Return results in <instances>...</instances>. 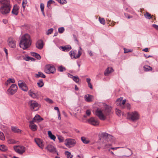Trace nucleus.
Listing matches in <instances>:
<instances>
[{
	"label": "nucleus",
	"instance_id": "1",
	"mask_svg": "<svg viewBox=\"0 0 158 158\" xmlns=\"http://www.w3.org/2000/svg\"><path fill=\"white\" fill-rule=\"evenodd\" d=\"M112 113L111 107L107 105L105 106L104 109L103 110L97 109L96 112V115L100 120H105L107 117L109 116Z\"/></svg>",
	"mask_w": 158,
	"mask_h": 158
},
{
	"label": "nucleus",
	"instance_id": "2",
	"mask_svg": "<svg viewBox=\"0 0 158 158\" xmlns=\"http://www.w3.org/2000/svg\"><path fill=\"white\" fill-rule=\"evenodd\" d=\"M10 0H0V12L3 15H6L9 13L11 10L12 5Z\"/></svg>",
	"mask_w": 158,
	"mask_h": 158
},
{
	"label": "nucleus",
	"instance_id": "3",
	"mask_svg": "<svg viewBox=\"0 0 158 158\" xmlns=\"http://www.w3.org/2000/svg\"><path fill=\"white\" fill-rule=\"evenodd\" d=\"M31 44V40L29 35L27 34L22 36L19 43L20 48L26 49L29 48Z\"/></svg>",
	"mask_w": 158,
	"mask_h": 158
},
{
	"label": "nucleus",
	"instance_id": "4",
	"mask_svg": "<svg viewBox=\"0 0 158 158\" xmlns=\"http://www.w3.org/2000/svg\"><path fill=\"white\" fill-rule=\"evenodd\" d=\"M127 115V118L134 122L138 120L139 118V114L136 111L128 112Z\"/></svg>",
	"mask_w": 158,
	"mask_h": 158
},
{
	"label": "nucleus",
	"instance_id": "5",
	"mask_svg": "<svg viewBox=\"0 0 158 158\" xmlns=\"http://www.w3.org/2000/svg\"><path fill=\"white\" fill-rule=\"evenodd\" d=\"M28 104L31 110L36 111L38 110L39 104L36 101L33 100H30L28 102Z\"/></svg>",
	"mask_w": 158,
	"mask_h": 158
},
{
	"label": "nucleus",
	"instance_id": "6",
	"mask_svg": "<svg viewBox=\"0 0 158 158\" xmlns=\"http://www.w3.org/2000/svg\"><path fill=\"white\" fill-rule=\"evenodd\" d=\"M44 71L45 72L47 73L53 74L56 72V69L54 66L50 64H48L45 66Z\"/></svg>",
	"mask_w": 158,
	"mask_h": 158
},
{
	"label": "nucleus",
	"instance_id": "7",
	"mask_svg": "<svg viewBox=\"0 0 158 158\" xmlns=\"http://www.w3.org/2000/svg\"><path fill=\"white\" fill-rule=\"evenodd\" d=\"M15 151L17 153L22 154L25 152V148L23 146H16L14 147Z\"/></svg>",
	"mask_w": 158,
	"mask_h": 158
},
{
	"label": "nucleus",
	"instance_id": "8",
	"mask_svg": "<svg viewBox=\"0 0 158 158\" xmlns=\"http://www.w3.org/2000/svg\"><path fill=\"white\" fill-rule=\"evenodd\" d=\"M88 123L92 125L97 126L99 124L98 121L94 117H91L87 120Z\"/></svg>",
	"mask_w": 158,
	"mask_h": 158
},
{
	"label": "nucleus",
	"instance_id": "9",
	"mask_svg": "<svg viewBox=\"0 0 158 158\" xmlns=\"http://www.w3.org/2000/svg\"><path fill=\"white\" fill-rule=\"evenodd\" d=\"M17 89V85L15 84H13L7 90V92L10 95H13L15 94Z\"/></svg>",
	"mask_w": 158,
	"mask_h": 158
},
{
	"label": "nucleus",
	"instance_id": "10",
	"mask_svg": "<svg viewBox=\"0 0 158 158\" xmlns=\"http://www.w3.org/2000/svg\"><path fill=\"white\" fill-rule=\"evenodd\" d=\"M7 42L8 45L10 47L13 48H15L16 41L13 38L10 37L9 38Z\"/></svg>",
	"mask_w": 158,
	"mask_h": 158
},
{
	"label": "nucleus",
	"instance_id": "11",
	"mask_svg": "<svg viewBox=\"0 0 158 158\" xmlns=\"http://www.w3.org/2000/svg\"><path fill=\"white\" fill-rule=\"evenodd\" d=\"M69 54L72 58L77 59L80 57L81 55V52L80 50H78V54L76 55L75 52L73 50H72L70 52Z\"/></svg>",
	"mask_w": 158,
	"mask_h": 158
},
{
	"label": "nucleus",
	"instance_id": "12",
	"mask_svg": "<svg viewBox=\"0 0 158 158\" xmlns=\"http://www.w3.org/2000/svg\"><path fill=\"white\" fill-rule=\"evenodd\" d=\"M46 148L49 152L53 153H56L57 155H58V153L57 152L56 148L53 145L51 144L48 145Z\"/></svg>",
	"mask_w": 158,
	"mask_h": 158
},
{
	"label": "nucleus",
	"instance_id": "13",
	"mask_svg": "<svg viewBox=\"0 0 158 158\" xmlns=\"http://www.w3.org/2000/svg\"><path fill=\"white\" fill-rule=\"evenodd\" d=\"M18 85L20 88L23 90L27 91L28 89V87L26 84L22 82L21 81H19L18 82Z\"/></svg>",
	"mask_w": 158,
	"mask_h": 158
},
{
	"label": "nucleus",
	"instance_id": "14",
	"mask_svg": "<svg viewBox=\"0 0 158 158\" xmlns=\"http://www.w3.org/2000/svg\"><path fill=\"white\" fill-rule=\"evenodd\" d=\"M64 144L68 147L71 145L73 146L76 144V141L74 139H67L65 140Z\"/></svg>",
	"mask_w": 158,
	"mask_h": 158
},
{
	"label": "nucleus",
	"instance_id": "15",
	"mask_svg": "<svg viewBox=\"0 0 158 158\" xmlns=\"http://www.w3.org/2000/svg\"><path fill=\"white\" fill-rule=\"evenodd\" d=\"M19 6L15 4L14 5L11 11L13 15H17L19 12Z\"/></svg>",
	"mask_w": 158,
	"mask_h": 158
},
{
	"label": "nucleus",
	"instance_id": "16",
	"mask_svg": "<svg viewBox=\"0 0 158 158\" xmlns=\"http://www.w3.org/2000/svg\"><path fill=\"white\" fill-rule=\"evenodd\" d=\"M84 98L85 101L88 102H92L94 99V97L93 95L89 94L85 95Z\"/></svg>",
	"mask_w": 158,
	"mask_h": 158
},
{
	"label": "nucleus",
	"instance_id": "17",
	"mask_svg": "<svg viewBox=\"0 0 158 158\" xmlns=\"http://www.w3.org/2000/svg\"><path fill=\"white\" fill-rule=\"evenodd\" d=\"M35 141L38 146L43 149V141L39 138H36L35 139Z\"/></svg>",
	"mask_w": 158,
	"mask_h": 158
},
{
	"label": "nucleus",
	"instance_id": "18",
	"mask_svg": "<svg viewBox=\"0 0 158 158\" xmlns=\"http://www.w3.org/2000/svg\"><path fill=\"white\" fill-rule=\"evenodd\" d=\"M34 122L33 121H30L29 127L31 130L33 131H35L37 130V127L36 125L33 123Z\"/></svg>",
	"mask_w": 158,
	"mask_h": 158
},
{
	"label": "nucleus",
	"instance_id": "19",
	"mask_svg": "<svg viewBox=\"0 0 158 158\" xmlns=\"http://www.w3.org/2000/svg\"><path fill=\"white\" fill-rule=\"evenodd\" d=\"M43 118L38 114H36L31 121L33 122H40L43 120Z\"/></svg>",
	"mask_w": 158,
	"mask_h": 158
},
{
	"label": "nucleus",
	"instance_id": "20",
	"mask_svg": "<svg viewBox=\"0 0 158 158\" xmlns=\"http://www.w3.org/2000/svg\"><path fill=\"white\" fill-rule=\"evenodd\" d=\"M43 42L41 40H38L36 44V47L39 49H41L43 47Z\"/></svg>",
	"mask_w": 158,
	"mask_h": 158
},
{
	"label": "nucleus",
	"instance_id": "21",
	"mask_svg": "<svg viewBox=\"0 0 158 158\" xmlns=\"http://www.w3.org/2000/svg\"><path fill=\"white\" fill-rule=\"evenodd\" d=\"M123 98H120L118 99H117L116 100V103L118 104V102H119V104L120 106H122V107L126 103V100H123Z\"/></svg>",
	"mask_w": 158,
	"mask_h": 158
},
{
	"label": "nucleus",
	"instance_id": "22",
	"mask_svg": "<svg viewBox=\"0 0 158 158\" xmlns=\"http://www.w3.org/2000/svg\"><path fill=\"white\" fill-rule=\"evenodd\" d=\"M114 71V70L112 68H107L105 70L104 74L105 76H107L110 73H112Z\"/></svg>",
	"mask_w": 158,
	"mask_h": 158
},
{
	"label": "nucleus",
	"instance_id": "23",
	"mask_svg": "<svg viewBox=\"0 0 158 158\" xmlns=\"http://www.w3.org/2000/svg\"><path fill=\"white\" fill-rule=\"evenodd\" d=\"M60 48L64 51L68 52L71 49V47L70 45H67L65 46H61Z\"/></svg>",
	"mask_w": 158,
	"mask_h": 158
},
{
	"label": "nucleus",
	"instance_id": "24",
	"mask_svg": "<svg viewBox=\"0 0 158 158\" xmlns=\"http://www.w3.org/2000/svg\"><path fill=\"white\" fill-rule=\"evenodd\" d=\"M31 54L32 56H34L38 60H40L41 59L40 55L38 54L35 52H31Z\"/></svg>",
	"mask_w": 158,
	"mask_h": 158
},
{
	"label": "nucleus",
	"instance_id": "25",
	"mask_svg": "<svg viewBox=\"0 0 158 158\" xmlns=\"http://www.w3.org/2000/svg\"><path fill=\"white\" fill-rule=\"evenodd\" d=\"M48 136L51 139L55 141L56 138V137L55 135L52 134V132L51 131H48Z\"/></svg>",
	"mask_w": 158,
	"mask_h": 158
},
{
	"label": "nucleus",
	"instance_id": "26",
	"mask_svg": "<svg viewBox=\"0 0 158 158\" xmlns=\"http://www.w3.org/2000/svg\"><path fill=\"white\" fill-rule=\"evenodd\" d=\"M35 77L37 78L39 77L45 78L46 76L42 73L39 72H38V74H36Z\"/></svg>",
	"mask_w": 158,
	"mask_h": 158
},
{
	"label": "nucleus",
	"instance_id": "27",
	"mask_svg": "<svg viewBox=\"0 0 158 158\" xmlns=\"http://www.w3.org/2000/svg\"><path fill=\"white\" fill-rule=\"evenodd\" d=\"M8 150L7 147L4 145H0V150L2 152H6Z\"/></svg>",
	"mask_w": 158,
	"mask_h": 158
},
{
	"label": "nucleus",
	"instance_id": "28",
	"mask_svg": "<svg viewBox=\"0 0 158 158\" xmlns=\"http://www.w3.org/2000/svg\"><path fill=\"white\" fill-rule=\"evenodd\" d=\"M128 152L129 153V154L126 155L125 156H120L119 158H126V157H129L133 153L132 151L129 148H128Z\"/></svg>",
	"mask_w": 158,
	"mask_h": 158
},
{
	"label": "nucleus",
	"instance_id": "29",
	"mask_svg": "<svg viewBox=\"0 0 158 158\" xmlns=\"http://www.w3.org/2000/svg\"><path fill=\"white\" fill-rule=\"evenodd\" d=\"M143 68L144 69V71L146 72H147L150 70L151 71L152 69V67L147 65L144 66Z\"/></svg>",
	"mask_w": 158,
	"mask_h": 158
},
{
	"label": "nucleus",
	"instance_id": "30",
	"mask_svg": "<svg viewBox=\"0 0 158 158\" xmlns=\"http://www.w3.org/2000/svg\"><path fill=\"white\" fill-rule=\"evenodd\" d=\"M81 139L82 142L85 144H88L89 142V141L85 137H82Z\"/></svg>",
	"mask_w": 158,
	"mask_h": 158
},
{
	"label": "nucleus",
	"instance_id": "31",
	"mask_svg": "<svg viewBox=\"0 0 158 158\" xmlns=\"http://www.w3.org/2000/svg\"><path fill=\"white\" fill-rule=\"evenodd\" d=\"M29 95L33 98H36L37 97V94L33 93L31 90L29 91Z\"/></svg>",
	"mask_w": 158,
	"mask_h": 158
},
{
	"label": "nucleus",
	"instance_id": "32",
	"mask_svg": "<svg viewBox=\"0 0 158 158\" xmlns=\"http://www.w3.org/2000/svg\"><path fill=\"white\" fill-rule=\"evenodd\" d=\"M144 15L145 18L147 19H150L152 18V16L148 12H146Z\"/></svg>",
	"mask_w": 158,
	"mask_h": 158
},
{
	"label": "nucleus",
	"instance_id": "33",
	"mask_svg": "<svg viewBox=\"0 0 158 158\" xmlns=\"http://www.w3.org/2000/svg\"><path fill=\"white\" fill-rule=\"evenodd\" d=\"M37 84L38 86L40 87H42L44 85V83L42 79L39 80Z\"/></svg>",
	"mask_w": 158,
	"mask_h": 158
},
{
	"label": "nucleus",
	"instance_id": "34",
	"mask_svg": "<svg viewBox=\"0 0 158 158\" xmlns=\"http://www.w3.org/2000/svg\"><path fill=\"white\" fill-rule=\"evenodd\" d=\"M11 130L14 132L19 133L21 131L19 129H18L16 127H12Z\"/></svg>",
	"mask_w": 158,
	"mask_h": 158
},
{
	"label": "nucleus",
	"instance_id": "35",
	"mask_svg": "<svg viewBox=\"0 0 158 158\" xmlns=\"http://www.w3.org/2000/svg\"><path fill=\"white\" fill-rule=\"evenodd\" d=\"M65 154L67 158H72L73 156L71 155V153L68 151L65 152Z\"/></svg>",
	"mask_w": 158,
	"mask_h": 158
},
{
	"label": "nucleus",
	"instance_id": "36",
	"mask_svg": "<svg viewBox=\"0 0 158 158\" xmlns=\"http://www.w3.org/2000/svg\"><path fill=\"white\" fill-rule=\"evenodd\" d=\"M102 136L103 138L106 139H107L109 138H110L111 136V135L106 133H104L102 134Z\"/></svg>",
	"mask_w": 158,
	"mask_h": 158
},
{
	"label": "nucleus",
	"instance_id": "37",
	"mask_svg": "<svg viewBox=\"0 0 158 158\" xmlns=\"http://www.w3.org/2000/svg\"><path fill=\"white\" fill-rule=\"evenodd\" d=\"M54 2V1L52 0H49L48 2H47V7L49 8H51V4L53 3Z\"/></svg>",
	"mask_w": 158,
	"mask_h": 158
},
{
	"label": "nucleus",
	"instance_id": "38",
	"mask_svg": "<svg viewBox=\"0 0 158 158\" xmlns=\"http://www.w3.org/2000/svg\"><path fill=\"white\" fill-rule=\"evenodd\" d=\"M58 70L59 71L62 72L65 71L66 69L64 67L60 66L58 67Z\"/></svg>",
	"mask_w": 158,
	"mask_h": 158
},
{
	"label": "nucleus",
	"instance_id": "39",
	"mask_svg": "<svg viewBox=\"0 0 158 158\" xmlns=\"http://www.w3.org/2000/svg\"><path fill=\"white\" fill-rule=\"evenodd\" d=\"M0 139L2 140H4L5 139L3 133L1 131H0Z\"/></svg>",
	"mask_w": 158,
	"mask_h": 158
},
{
	"label": "nucleus",
	"instance_id": "40",
	"mask_svg": "<svg viewBox=\"0 0 158 158\" xmlns=\"http://www.w3.org/2000/svg\"><path fill=\"white\" fill-rule=\"evenodd\" d=\"M99 20L100 23L101 24L104 25L105 24V20L104 18H101L100 17H99Z\"/></svg>",
	"mask_w": 158,
	"mask_h": 158
},
{
	"label": "nucleus",
	"instance_id": "41",
	"mask_svg": "<svg viewBox=\"0 0 158 158\" xmlns=\"http://www.w3.org/2000/svg\"><path fill=\"white\" fill-rule=\"evenodd\" d=\"M58 32L60 33H63L64 31V27H61L58 28Z\"/></svg>",
	"mask_w": 158,
	"mask_h": 158
},
{
	"label": "nucleus",
	"instance_id": "42",
	"mask_svg": "<svg viewBox=\"0 0 158 158\" xmlns=\"http://www.w3.org/2000/svg\"><path fill=\"white\" fill-rule=\"evenodd\" d=\"M73 80L76 83H78L79 81V79L78 76H75L73 79Z\"/></svg>",
	"mask_w": 158,
	"mask_h": 158
},
{
	"label": "nucleus",
	"instance_id": "43",
	"mask_svg": "<svg viewBox=\"0 0 158 158\" xmlns=\"http://www.w3.org/2000/svg\"><path fill=\"white\" fill-rule=\"evenodd\" d=\"M60 4H64L67 3L66 0H56Z\"/></svg>",
	"mask_w": 158,
	"mask_h": 158
},
{
	"label": "nucleus",
	"instance_id": "44",
	"mask_svg": "<svg viewBox=\"0 0 158 158\" xmlns=\"http://www.w3.org/2000/svg\"><path fill=\"white\" fill-rule=\"evenodd\" d=\"M15 80L14 79L11 78H9L7 81V82L8 83H14L15 82Z\"/></svg>",
	"mask_w": 158,
	"mask_h": 158
},
{
	"label": "nucleus",
	"instance_id": "45",
	"mask_svg": "<svg viewBox=\"0 0 158 158\" xmlns=\"http://www.w3.org/2000/svg\"><path fill=\"white\" fill-rule=\"evenodd\" d=\"M53 29L52 28L48 29L46 32L47 35H49V34H51L53 32Z\"/></svg>",
	"mask_w": 158,
	"mask_h": 158
},
{
	"label": "nucleus",
	"instance_id": "46",
	"mask_svg": "<svg viewBox=\"0 0 158 158\" xmlns=\"http://www.w3.org/2000/svg\"><path fill=\"white\" fill-rule=\"evenodd\" d=\"M27 3V0H23V2L22 3V6L23 8L24 9L25 7V4H26Z\"/></svg>",
	"mask_w": 158,
	"mask_h": 158
},
{
	"label": "nucleus",
	"instance_id": "47",
	"mask_svg": "<svg viewBox=\"0 0 158 158\" xmlns=\"http://www.w3.org/2000/svg\"><path fill=\"white\" fill-rule=\"evenodd\" d=\"M58 139L59 140L60 142H62L64 141V138L63 137L61 136H58Z\"/></svg>",
	"mask_w": 158,
	"mask_h": 158
},
{
	"label": "nucleus",
	"instance_id": "48",
	"mask_svg": "<svg viewBox=\"0 0 158 158\" xmlns=\"http://www.w3.org/2000/svg\"><path fill=\"white\" fill-rule=\"evenodd\" d=\"M116 113L118 116H120L121 114V111L116 109L115 110Z\"/></svg>",
	"mask_w": 158,
	"mask_h": 158
},
{
	"label": "nucleus",
	"instance_id": "49",
	"mask_svg": "<svg viewBox=\"0 0 158 158\" xmlns=\"http://www.w3.org/2000/svg\"><path fill=\"white\" fill-rule=\"evenodd\" d=\"M124 53H127L129 52H131L132 50L131 49H127L125 48H124Z\"/></svg>",
	"mask_w": 158,
	"mask_h": 158
},
{
	"label": "nucleus",
	"instance_id": "50",
	"mask_svg": "<svg viewBox=\"0 0 158 158\" xmlns=\"http://www.w3.org/2000/svg\"><path fill=\"white\" fill-rule=\"evenodd\" d=\"M8 143L10 144H14L15 143V141L14 139H10L8 141Z\"/></svg>",
	"mask_w": 158,
	"mask_h": 158
},
{
	"label": "nucleus",
	"instance_id": "51",
	"mask_svg": "<svg viewBox=\"0 0 158 158\" xmlns=\"http://www.w3.org/2000/svg\"><path fill=\"white\" fill-rule=\"evenodd\" d=\"M40 7L41 11L44 10V5L43 3H41L40 4Z\"/></svg>",
	"mask_w": 158,
	"mask_h": 158
},
{
	"label": "nucleus",
	"instance_id": "52",
	"mask_svg": "<svg viewBox=\"0 0 158 158\" xmlns=\"http://www.w3.org/2000/svg\"><path fill=\"white\" fill-rule=\"evenodd\" d=\"M46 100L47 102H49V103H53L52 100L49 98H47L46 99Z\"/></svg>",
	"mask_w": 158,
	"mask_h": 158
},
{
	"label": "nucleus",
	"instance_id": "53",
	"mask_svg": "<svg viewBox=\"0 0 158 158\" xmlns=\"http://www.w3.org/2000/svg\"><path fill=\"white\" fill-rule=\"evenodd\" d=\"M86 114L87 116H89L91 114L90 110H87L86 111Z\"/></svg>",
	"mask_w": 158,
	"mask_h": 158
},
{
	"label": "nucleus",
	"instance_id": "54",
	"mask_svg": "<svg viewBox=\"0 0 158 158\" xmlns=\"http://www.w3.org/2000/svg\"><path fill=\"white\" fill-rule=\"evenodd\" d=\"M126 107L128 109H130L131 108V106L130 104L129 103H127L126 104Z\"/></svg>",
	"mask_w": 158,
	"mask_h": 158
},
{
	"label": "nucleus",
	"instance_id": "55",
	"mask_svg": "<svg viewBox=\"0 0 158 158\" xmlns=\"http://www.w3.org/2000/svg\"><path fill=\"white\" fill-rule=\"evenodd\" d=\"M31 59V57L29 56H27L25 57H24V59L26 61H29Z\"/></svg>",
	"mask_w": 158,
	"mask_h": 158
},
{
	"label": "nucleus",
	"instance_id": "56",
	"mask_svg": "<svg viewBox=\"0 0 158 158\" xmlns=\"http://www.w3.org/2000/svg\"><path fill=\"white\" fill-rule=\"evenodd\" d=\"M152 26L153 27H154L155 29L158 30V25L155 24H153L152 25Z\"/></svg>",
	"mask_w": 158,
	"mask_h": 158
},
{
	"label": "nucleus",
	"instance_id": "57",
	"mask_svg": "<svg viewBox=\"0 0 158 158\" xmlns=\"http://www.w3.org/2000/svg\"><path fill=\"white\" fill-rule=\"evenodd\" d=\"M73 37L74 40L78 42V40H77V37L76 35H73Z\"/></svg>",
	"mask_w": 158,
	"mask_h": 158
},
{
	"label": "nucleus",
	"instance_id": "58",
	"mask_svg": "<svg viewBox=\"0 0 158 158\" xmlns=\"http://www.w3.org/2000/svg\"><path fill=\"white\" fill-rule=\"evenodd\" d=\"M88 53H89V55L90 56H93V54L91 51H88Z\"/></svg>",
	"mask_w": 158,
	"mask_h": 158
},
{
	"label": "nucleus",
	"instance_id": "59",
	"mask_svg": "<svg viewBox=\"0 0 158 158\" xmlns=\"http://www.w3.org/2000/svg\"><path fill=\"white\" fill-rule=\"evenodd\" d=\"M4 51L6 53V56H7L8 55L7 50L6 48H4Z\"/></svg>",
	"mask_w": 158,
	"mask_h": 158
},
{
	"label": "nucleus",
	"instance_id": "60",
	"mask_svg": "<svg viewBox=\"0 0 158 158\" xmlns=\"http://www.w3.org/2000/svg\"><path fill=\"white\" fill-rule=\"evenodd\" d=\"M91 79L90 78H87L86 79V81L88 83V84L90 83Z\"/></svg>",
	"mask_w": 158,
	"mask_h": 158
},
{
	"label": "nucleus",
	"instance_id": "61",
	"mask_svg": "<svg viewBox=\"0 0 158 158\" xmlns=\"http://www.w3.org/2000/svg\"><path fill=\"white\" fill-rule=\"evenodd\" d=\"M89 87L91 89H93L92 85L91 83L88 84Z\"/></svg>",
	"mask_w": 158,
	"mask_h": 158
},
{
	"label": "nucleus",
	"instance_id": "62",
	"mask_svg": "<svg viewBox=\"0 0 158 158\" xmlns=\"http://www.w3.org/2000/svg\"><path fill=\"white\" fill-rule=\"evenodd\" d=\"M143 51L145 52H148V48H146L142 50Z\"/></svg>",
	"mask_w": 158,
	"mask_h": 158
},
{
	"label": "nucleus",
	"instance_id": "63",
	"mask_svg": "<svg viewBox=\"0 0 158 158\" xmlns=\"http://www.w3.org/2000/svg\"><path fill=\"white\" fill-rule=\"evenodd\" d=\"M69 77L72 79H73L74 78V77L75 76H73L71 74H69Z\"/></svg>",
	"mask_w": 158,
	"mask_h": 158
},
{
	"label": "nucleus",
	"instance_id": "64",
	"mask_svg": "<svg viewBox=\"0 0 158 158\" xmlns=\"http://www.w3.org/2000/svg\"><path fill=\"white\" fill-rule=\"evenodd\" d=\"M3 22L5 24H6L7 23V20L6 19H3Z\"/></svg>",
	"mask_w": 158,
	"mask_h": 158
}]
</instances>
